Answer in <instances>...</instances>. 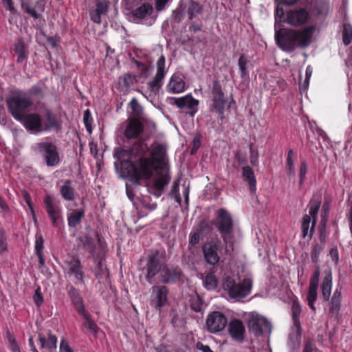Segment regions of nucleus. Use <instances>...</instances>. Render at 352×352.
I'll return each mask as SVG.
<instances>
[{
  "label": "nucleus",
  "mask_w": 352,
  "mask_h": 352,
  "mask_svg": "<svg viewBox=\"0 0 352 352\" xmlns=\"http://www.w3.org/2000/svg\"><path fill=\"white\" fill-rule=\"evenodd\" d=\"M173 103L192 117L198 111L199 100L194 98L191 95L175 98Z\"/></svg>",
  "instance_id": "nucleus-14"
},
{
  "label": "nucleus",
  "mask_w": 352,
  "mask_h": 352,
  "mask_svg": "<svg viewBox=\"0 0 352 352\" xmlns=\"http://www.w3.org/2000/svg\"><path fill=\"white\" fill-rule=\"evenodd\" d=\"M312 223V220L309 215H304L302 221V237L305 238L308 235L310 223Z\"/></svg>",
  "instance_id": "nucleus-46"
},
{
  "label": "nucleus",
  "mask_w": 352,
  "mask_h": 352,
  "mask_svg": "<svg viewBox=\"0 0 352 352\" xmlns=\"http://www.w3.org/2000/svg\"><path fill=\"white\" fill-rule=\"evenodd\" d=\"M36 146L48 166H55L58 164L59 155L55 145L50 142H41L37 144Z\"/></svg>",
  "instance_id": "nucleus-10"
},
{
  "label": "nucleus",
  "mask_w": 352,
  "mask_h": 352,
  "mask_svg": "<svg viewBox=\"0 0 352 352\" xmlns=\"http://www.w3.org/2000/svg\"><path fill=\"white\" fill-rule=\"evenodd\" d=\"M196 348L202 352H213L208 345H205L201 342L196 344Z\"/></svg>",
  "instance_id": "nucleus-63"
},
{
  "label": "nucleus",
  "mask_w": 352,
  "mask_h": 352,
  "mask_svg": "<svg viewBox=\"0 0 352 352\" xmlns=\"http://www.w3.org/2000/svg\"><path fill=\"white\" fill-rule=\"evenodd\" d=\"M113 155L119 161L123 175L134 183L149 179L157 173L148 190L157 198L161 196L170 180L164 144L155 142L149 146L145 139H141L130 148H117Z\"/></svg>",
  "instance_id": "nucleus-1"
},
{
  "label": "nucleus",
  "mask_w": 352,
  "mask_h": 352,
  "mask_svg": "<svg viewBox=\"0 0 352 352\" xmlns=\"http://www.w3.org/2000/svg\"><path fill=\"white\" fill-rule=\"evenodd\" d=\"M153 6L148 3H145L134 9L131 12V16L133 17L134 20L139 22L142 20L147 19L153 13Z\"/></svg>",
  "instance_id": "nucleus-21"
},
{
  "label": "nucleus",
  "mask_w": 352,
  "mask_h": 352,
  "mask_svg": "<svg viewBox=\"0 0 352 352\" xmlns=\"http://www.w3.org/2000/svg\"><path fill=\"white\" fill-rule=\"evenodd\" d=\"M248 328L250 332L258 337L265 333H271L272 325L267 319L257 314L252 313L248 318Z\"/></svg>",
  "instance_id": "nucleus-7"
},
{
  "label": "nucleus",
  "mask_w": 352,
  "mask_h": 352,
  "mask_svg": "<svg viewBox=\"0 0 352 352\" xmlns=\"http://www.w3.org/2000/svg\"><path fill=\"white\" fill-rule=\"evenodd\" d=\"M68 295L78 314L85 311L82 298L78 289L74 286H70L68 290Z\"/></svg>",
  "instance_id": "nucleus-24"
},
{
  "label": "nucleus",
  "mask_w": 352,
  "mask_h": 352,
  "mask_svg": "<svg viewBox=\"0 0 352 352\" xmlns=\"http://www.w3.org/2000/svg\"><path fill=\"white\" fill-rule=\"evenodd\" d=\"M212 95L213 107L215 111L219 114L223 115L224 112L226 100L221 86L217 80L213 82Z\"/></svg>",
  "instance_id": "nucleus-16"
},
{
  "label": "nucleus",
  "mask_w": 352,
  "mask_h": 352,
  "mask_svg": "<svg viewBox=\"0 0 352 352\" xmlns=\"http://www.w3.org/2000/svg\"><path fill=\"white\" fill-rule=\"evenodd\" d=\"M202 10V7L197 2L191 1L188 6L187 14L189 19H192Z\"/></svg>",
  "instance_id": "nucleus-37"
},
{
  "label": "nucleus",
  "mask_w": 352,
  "mask_h": 352,
  "mask_svg": "<svg viewBox=\"0 0 352 352\" xmlns=\"http://www.w3.org/2000/svg\"><path fill=\"white\" fill-rule=\"evenodd\" d=\"M67 274L74 278L75 284L80 283L82 281L84 272L80 261L76 258H72L66 263Z\"/></svg>",
  "instance_id": "nucleus-18"
},
{
  "label": "nucleus",
  "mask_w": 352,
  "mask_h": 352,
  "mask_svg": "<svg viewBox=\"0 0 352 352\" xmlns=\"http://www.w3.org/2000/svg\"><path fill=\"white\" fill-rule=\"evenodd\" d=\"M252 284V280L249 278H245L241 283H236L234 279L230 276L225 278L222 283L223 289L227 292L229 297L236 300H241L250 294Z\"/></svg>",
  "instance_id": "nucleus-5"
},
{
  "label": "nucleus",
  "mask_w": 352,
  "mask_h": 352,
  "mask_svg": "<svg viewBox=\"0 0 352 352\" xmlns=\"http://www.w3.org/2000/svg\"><path fill=\"white\" fill-rule=\"evenodd\" d=\"M25 128L30 131L39 133L58 126L56 116L48 109H45L43 118L38 113H27L22 120Z\"/></svg>",
  "instance_id": "nucleus-3"
},
{
  "label": "nucleus",
  "mask_w": 352,
  "mask_h": 352,
  "mask_svg": "<svg viewBox=\"0 0 352 352\" xmlns=\"http://www.w3.org/2000/svg\"><path fill=\"white\" fill-rule=\"evenodd\" d=\"M185 82L183 79L177 74H173L167 85V90L173 94H179L184 91Z\"/></svg>",
  "instance_id": "nucleus-25"
},
{
  "label": "nucleus",
  "mask_w": 352,
  "mask_h": 352,
  "mask_svg": "<svg viewBox=\"0 0 352 352\" xmlns=\"http://www.w3.org/2000/svg\"><path fill=\"white\" fill-rule=\"evenodd\" d=\"M343 42L345 45H349L352 41V28L349 25H346L343 30Z\"/></svg>",
  "instance_id": "nucleus-44"
},
{
  "label": "nucleus",
  "mask_w": 352,
  "mask_h": 352,
  "mask_svg": "<svg viewBox=\"0 0 352 352\" xmlns=\"http://www.w3.org/2000/svg\"><path fill=\"white\" fill-rule=\"evenodd\" d=\"M314 31L313 27H306L300 30L282 29L276 32L275 39L282 50L292 52L298 47H307L311 43Z\"/></svg>",
  "instance_id": "nucleus-2"
},
{
  "label": "nucleus",
  "mask_w": 352,
  "mask_h": 352,
  "mask_svg": "<svg viewBox=\"0 0 352 352\" xmlns=\"http://www.w3.org/2000/svg\"><path fill=\"white\" fill-rule=\"evenodd\" d=\"M43 203L53 226L58 228L60 223H63L61 207L54 203L52 197L49 195L45 197Z\"/></svg>",
  "instance_id": "nucleus-8"
},
{
  "label": "nucleus",
  "mask_w": 352,
  "mask_h": 352,
  "mask_svg": "<svg viewBox=\"0 0 352 352\" xmlns=\"http://www.w3.org/2000/svg\"><path fill=\"white\" fill-rule=\"evenodd\" d=\"M103 14H100L97 9H93L90 10V16L93 22L100 24L101 23V16Z\"/></svg>",
  "instance_id": "nucleus-54"
},
{
  "label": "nucleus",
  "mask_w": 352,
  "mask_h": 352,
  "mask_svg": "<svg viewBox=\"0 0 352 352\" xmlns=\"http://www.w3.org/2000/svg\"><path fill=\"white\" fill-rule=\"evenodd\" d=\"M324 249V245L316 243L313 246L311 253V258L313 263H317L319 259V256L320 253Z\"/></svg>",
  "instance_id": "nucleus-42"
},
{
  "label": "nucleus",
  "mask_w": 352,
  "mask_h": 352,
  "mask_svg": "<svg viewBox=\"0 0 352 352\" xmlns=\"http://www.w3.org/2000/svg\"><path fill=\"white\" fill-rule=\"evenodd\" d=\"M308 15L307 11L304 8L291 10L286 12V16L283 21L290 25L298 26L306 21Z\"/></svg>",
  "instance_id": "nucleus-17"
},
{
  "label": "nucleus",
  "mask_w": 352,
  "mask_h": 352,
  "mask_svg": "<svg viewBox=\"0 0 352 352\" xmlns=\"http://www.w3.org/2000/svg\"><path fill=\"white\" fill-rule=\"evenodd\" d=\"M292 320H293V327L292 331L296 333V336H300V315L301 314V307L300 304L294 301L292 305Z\"/></svg>",
  "instance_id": "nucleus-23"
},
{
  "label": "nucleus",
  "mask_w": 352,
  "mask_h": 352,
  "mask_svg": "<svg viewBox=\"0 0 352 352\" xmlns=\"http://www.w3.org/2000/svg\"><path fill=\"white\" fill-rule=\"evenodd\" d=\"M95 274L96 276L99 280H106L107 278L109 273L107 272L106 266L104 265V264H103L102 260H100L98 262L97 267L95 269Z\"/></svg>",
  "instance_id": "nucleus-38"
},
{
  "label": "nucleus",
  "mask_w": 352,
  "mask_h": 352,
  "mask_svg": "<svg viewBox=\"0 0 352 352\" xmlns=\"http://www.w3.org/2000/svg\"><path fill=\"white\" fill-rule=\"evenodd\" d=\"M41 289L40 287H38L35 291H34V294L33 296V300H34V302H35V304L38 306V307H40L41 305L43 303V296L41 294Z\"/></svg>",
  "instance_id": "nucleus-56"
},
{
  "label": "nucleus",
  "mask_w": 352,
  "mask_h": 352,
  "mask_svg": "<svg viewBox=\"0 0 352 352\" xmlns=\"http://www.w3.org/2000/svg\"><path fill=\"white\" fill-rule=\"evenodd\" d=\"M109 7V2L107 0H97L96 8L100 14H106Z\"/></svg>",
  "instance_id": "nucleus-48"
},
{
  "label": "nucleus",
  "mask_w": 352,
  "mask_h": 352,
  "mask_svg": "<svg viewBox=\"0 0 352 352\" xmlns=\"http://www.w3.org/2000/svg\"><path fill=\"white\" fill-rule=\"evenodd\" d=\"M85 211L84 208L72 209L67 214L68 226L76 228L80 223L82 218L85 217Z\"/></svg>",
  "instance_id": "nucleus-26"
},
{
  "label": "nucleus",
  "mask_w": 352,
  "mask_h": 352,
  "mask_svg": "<svg viewBox=\"0 0 352 352\" xmlns=\"http://www.w3.org/2000/svg\"><path fill=\"white\" fill-rule=\"evenodd\" d=\"M38 340L41 343V349H47L52 351L57 347V338L56 336L52 334L50 331L48 332L47 340L41 334H38Z\"/></svg>",
  "instance_id": "nucleus-27"
},
{
  "label": "nucleus",
  "mask_w": 352,
  "mask_h": 352,
  "mask_svg": "<svg viewBox=\"0 0 352 352\" xmlns=\"http://www.w3.org/2000/svg\"><path fill=\"white\" fill-rule=\"evenodd\" d=\"M190 307L196 312H200L202 310L203 300L199 296L196 295L191 297Z\"/></svg>",
  "instance_id": "nucleus-43"
},
{
  "label": "nucleus",
  "mask_w": 352,
  "mask_h": 352,
  "mask_svg": "<svg viewBox=\"0 0 352 352\" xmlns=\"http://www.w3.org/2000/svg\"><path fill=\"white\" fill-rule=\"evenodd\" d=\"M171 195H175V198H176V201L178 202V203H180L181 202V197L179 195V185L177 182H175L173 186V188H172V190H171Z\"/></svg>",
  "instance_id": "nucleus-61"
},
{
  "label": "nucleus",
  "mask_w": 352,
  "mask_h": 352,
  "mask_svg": "<svg viewBox=\"0 0 352 352\" xmlns=\"http://www.w3.org/2000/svg\"><path fill=\"white\" fill-rule=\"evenodd\" d=\"M7 238L3 230L0 229V253L7 250Z\"/></svg>",
  "instance_id": "nucleus-53"
},
{
  "label": "nucleus",
  "mask_w": 352,
  "mask_h": 352,
  "mask_svg": "<svg viewBox=\"0 0 352 352\" xmlns=\"http://www.w3.org/2000/svg\"><path fill=\"white\" fill-rule=\"evenodd\" d=\"M60 194L63 198L67 201H72L75 198V191L72 186V181L66 180L64 184L60 187Z\"/></svg>",
  "instance_id": "nucleus-33"
},
{
  "label": "nucleus",
  "mask_w": 352,
  "mask_h": 352,
  "mask_svg": "<svg viewBox=\"0 0 352 352\" xmlns=\"http://www.w3.org/2000/svg\"><path fill=\"white\" fill-rule=\"evenodd\" d=\"M15 52L18 54L17 62L22 63L26 58L25 45L21 40H19L15 44Z\"/></svg>",
  "instance_id": "nucleus-39"
},
{
  "label": "nucleus",
  "mask_w": 352,
  "mask_h": 352,
  "mask_svg": "<svg viewBox=\"0 0 352 352\" xmlns=\"http://www.w3.org/2000/svg\"><path fill=\"white\" fill-rule=\"evenodd\" d=\"M294 155V151L292 149H289L286 159L287 174L289 177H294L296 174Z\"/></svg>",
  "instance_id": "nucleus-34"
},
{
  "label": "nucleus",
  "mask_w": 352,
  "mask_h": 352,
  "mask_svg": "<svg viewBox=\"0 0 352 352\" xmlns=\"http://www.w3.org/2000/svg\"><path fill=\"white\" fill-rule=\"evenodd\" d=\"M165 74V57L162 55L157 61V72L154 78L147 83L151 92L155 94L159 92L163 85Z\"/></svg>",
  "instance_id": "nucleus-11"
},
{
  "label": "nucleus",
  "mask_w": 352,
  "mask_h": 352,
  "mask_svg": "<svg viewBox=\"0 0 352 352\" xmlns=\"http://www.w3.org/2000/svg\"><path fill=\"white\" fill-rule=\"evenodd\" d=\"M321 205V201L319 199L312 200L311 206L309 210V214L311 217V219L312 220V226L310 228L309 230V236L311 237L314 231V228L317 221V215L318 210L320 209Z\"/></svg>",
  "instance_id": "nucleus-29"
},
{
  "label": "nucleus",
  "mask_w": 352,
  "mask_h": 352,
  "mask_svg": "<svg viewBox=\"0 0 352 352\" xmlns=\"http://www.w3.org/2000/svg\"><path fill=\"white\" fill-rule=\"evenodd\" d=\"M129 106L131 109V113L135 116H141L143 112L142 106L139 104L135 98H133L129 102Z\"/></svg>",
  "instance_id": "nucleus-41"
},
{
  "label": "nucleus",
  "mask_w": 352,
  "mask_h": 352,
  "mask_svg": "<svg viewBox=\"0 0 352 352\" xmlns=\"http://www.w3.org/2000/svg\"><path fill=\"white\" fill-rule=\"evenodd\" d=\"M103 14H100L97 9H93L90 10V16L93 22L100 24L101 23V16Z\"/></svg>",
  "instance_id": "nucleus-55"
},
{
  "label": "nucleus",
  "mask_w": 352,
  "mask_h": 352,
  "mask_svg": "<svg viewBox=\"0 0 352 352\" xmlns=\"http://www.w3.org/2000/svg\"><path fill=\"white\" fill-rule=\"evenodd\" d=\"M250 162L253 166H257L258 164V153L254 149L253 144H250Z\"/></svg>",
  "instance_id": "nucleus-51"
},
{
  "label": "nucleus",
  "mask_w": 352,
  "mask_h": 352,
  "mask_svg": "<svg viewBox=\"0 0 352 352\" xmlns=\"http://www.w3.org/2000/svg\"><path fill=\"white\" fill-rule=\"evenodd\" d=\"M332 287V276L331 273L329 272L323 278L322 284V294L324 300H329Z\"/></svg>",
  "instance_id": "nucleus-31"
},
{
  "label": "nucleus",
  "mask_w": 352,
  "mask_h": 352,
  "mask_svg": "<svg viewBox=\"0 0 352 352\" xmlns=\"http://www.w3.org/2000/svg\"><path fill=\"white\" fill-rule=\"evenodd\" d=\"M21 6L23 9L33 18L38 19L40 17V14L37 13L34 8H32L28 3L23 2Z\"/></svg>",
  "instance_id": "nucleus-50"
},
{
  "label": "nucleus",
  "mask_w": 352,
  "mask_h": 352,
  "mask_svg": "<svg viewBox=\"0 0 352 352\" xmlns=\"http://www.w3.org/2000/svg\"><path fill=\"white\" fill-rule=\"evenodd\" d=\"M7 338L9 343V348L12 352H21L20 348L14 336L9 331L7 332Z\"/></svg>",
  "instance_id": "nucleus-47"
},
{
  "label": "nucleus",
  "mask_w": 352,
  "mask_h": 352,
  "mask_svg": "<svg viewBox=\"0 0 352 352\" xmlns=\"http://www.w3.org/2000/svg\"><path fill=\"white\" fill-rule=\"evenodd\" d=\"M216 226L224 243L230 247L234 243L233 221L230 213L225 209L218 210Z\"/></svg>",
  "instance_id": "nucleus-6"
},
{
  "label": "nucleus",
  "mask_w": 352,
  "mask_h": 352,
  "mask_svg": "<svg viewBox=\"0 0 352 352\" xmlns=\"http://www.w3.org/2000/svg\"><path fill=\"white\" fill-rule=\"evenodd\" d=\"M80 314L85 320V322L82 324V327L88 329L91 333L96 335L100 329L97 324L86 312V311L80 313Z\"/></svg>",
  "instance_id": "nucleus-32"
},
{
  "label": "nucleus",
  "mask_w": 352,
  "mask_h": 352,
  "mask_svg": "<svg viewBox=\"0 0 352 352\" xmlns=\"http://www.w3.org/2000/svg\"><path fill=\"white\" fill-rule=\"evenodd\" d=\"M229 332L236 340L241 342L244 339L245 327L239 320H234L229 324Z\"/></svg>",
  "instance_id": "nucleus-22"
},
{
  "label": "nucleus",
  "mask_w": 352,
  "mask_h": 352,
  "mask_svg": "<svg viewBox=\"0 0 352 352\" xmlns=\"http://www.w3.org/2000/svg\"><path fill=\"white\" fill-rule=\"evenodd\" d=\"M221 242L218 240L210 241L202 245V252L206 263L210 265H215L220 260Z\"/></svg>",
  "instance_id": "nucleus-9"
},
{
  "label": "nucleus",
  "mask_w": 352,
  "mask_h": 352,
  "mask_svg": "<svg viewBox=\"0 0 352 352\" xmlns=\"http://www.w3.org/2000/svg\"><path fill=\"white\" fill-rule=\"evenodd\" d=\"M329 255L331 257L332 260L337 263L339 261V256H338V251L336 248L331 249L329 252Z\"/></svg>",
  "instance_id": "nucleus-64"
},
{
  "label": "nucleus",
  "mask_w": 352,
  "mask_h": 352,
  "mask_svg": "<svg viewBox=\"0 0 352 352\" xmlns=\"http://www.w3.org/2000/svg\"><path fill=\"white\" fill-rule=\"evenodd\" d=\"M227 324V318L220 311H213L209 314L206 319L207 329L213 333L224 329Z\"/></svg>",
  "instance_id": "nucleus-12"
},
{
  "label": "nucleus",
  "mask_w": 352,
  "mask_h": 352,
  "mask_svg": "<svg viewBox=\"0 0 352 352\" xmlns=\"http://www.w3.org/2000/svg\"><path fill=\"white\" fill-rule=\"evenodd\" d=\"M201 146V140L199 135H196L193 138L192 148L191 153H194Z\"/></svg>",
  "instance_id": "nucleus-60"
},
{
  "label": "nucleus",
  "mask_w": 352,
  "mask_h": 352,
  "mask_svg": "<svg viewBox=\"0 0 352 352\" xmlns=\"http://www.w3.org/2000/svg\"><path fill=\"white\" fill-rule=\"evenodd\" d=\"M342 294L340 291L336 289L332 296L329 307V314L332 316H338L340 309Z\"/></svg>",
  "instance_id": "nucleus-30"
},
{
  "label": "nucleus",
  "mask_w": 352,
  "mask_h": 352,
  "mask_svg": "<svg viewBox=\"0 0 352 352\" xmlns=\"http://www.w3.org/2000/svg\"><path fill=\"white\" fill-rule=\"evenodd\" d=\"M83 121L86 126L87 130L89 132L91 131V122L92 118L91 117L90 111L87 109L84 112Z\"/></svg>",
  "instance_id": "nucleus-52"
},
{
  "label": "nucleus",
  "mask_w": 352,
  "mask_h": 352,
  "mask_svg": "<svg viewBox=\"0 0 352 352\" xmlns=\"http://www.w3.org/2000/svg\"><path fill=\"white\" fill-rule=\"evenodd\" d=\"M200 239L199 231L195 232L190 234L189 244L190 245H196L199 243Z\"/></svg>",
  "instance_id": "nucleus-57"
},
{
  "label": "nucleus",
  "mask_w": 352,
  "mask_h": 352,
  "mask_svg": "<svg viewBox=\"0 0 352 352\" xmlns=\"http://www.w3.org/2000/svg\"><path fill=\"white\" fill-rule=\"evenodd\" d=\"M242 176L244 181L248 182L251 192H254L256 188V180L252 169L248 166L243 167Z\"/></svg>",
  "instance_id": "nucleus-28"
},
{
  "label": "nucleus",
  "mask_w": 352,
  "mask_h": 352,
  "mask_svg": "<svg viewBox=\"0 0 352 352\" xmlns=\"http://www.w3.org/2000/svg\"><path fill=\"white\" fill-rule=\"evenodd\" d=\"M318 288H314V287H309V292L307 296V300L308 302V305L309 307L313 310H316V307L314 306V302L317 300L318 297V293H317Z\"/></svg>",
  "instance_id": "nucleus-40"
},
{
  "label": "nucleus",
  "mask_w": 352,
  "mask_h": 352,
  "mask_svg": "<svg viewBox=\"0 0 352 352\" xmlns=\"http://www.w3.org/2000/svg\"><path fill=\"white\" fill-rule=\"evenodd\" d=\"M43 239L41 234H36L35 241L36 252H41L43 248Z\"/></svg>",
  "instance_id": "nucleus-58"
},
{
  "label": "nucleus",
  "mask_w": 352,
  "mask_h": 352,
  "mask_svg": "<svg viewBox=\"0 0 352 352\" xmlns=\"http://www.w3.org/2000/svg\"><path fill=\"white\" fill-rule=\"evenodd\" d=\"M302 352H320L311 341H307Z\"/></svg>",
  "instance_id": "nucleus-59"
},
{
  "label": "nucleus",
  "mask_w": 352,
  "mask_h": 352,
  "mask_svg": "<svg viewBox=\"0 0 352 352\" xmlns=\"http://www.w3.org/2000/svg\"><path fill=\"white\" fill-rule=\"evenodd\" d=\"M28 93L30 96L37 98H41L43 97V92L42 89L37 85L32 86L29 89Z\"/></svg>",
  "instance_id": "nucleus-49"
},
{
  "label": "nucleus",
  "mask_w": 352,
  "mask_h": 352,
  "mask_svg": "<svg viewBox=\"0 0 352 352\" xmlns=\"http://www.w3.org/2000/svg\"><path fill=\"white\" fill-rule=\"evenodd\" d=\"M163 265L164 264L155 256L149 257L144 270L146 271L145 278L150 285L153 283V280L157 274H159V278L160 277Z\"/></svg>",
  "instance_id": "nucleus-15"
},
{
  "label": "nucleus",
  "mask_w": 352,
  "mask_h": 352,
  "mask_svg": "<svg viewBox=\"0 0 352 352\" xmlns=\"http://www.w3.org/2000/svg\"><path fill=\"white\" fill-rule=\"evenodd\" d=\"M181 278V271L176 267H168L163 265L160 282L162 283H173L179 280Z\"/></svg>",
  "instance_id": "nucleus-19"
},
{
  "label": "nucleus",
  "mask_w": 352,
  "mask_h": 352,
  "mask_svg": "<svg viewBox=\"0 0 352 352\" xmlns=\"http://www.w3.org/2000/svg\"><path fill=\"white\" fill-rule=\"evenodd\" d=\"M60 352H72L67 341L62 340L60 343Z\"/></svg>",
  "instance_id": "nucleus-62"
},
{
  "label": "nucleus",
  "mask_w": 352,
  "mask_h": 352,
  "mask_svg": "<svg viewBox=\"0 0 352 352\" xmlns=\"http://www.w3.org/2000/svg\"><path fill=\"white\" fill-rule=\"evenodd\" d=\"M168 289L164 285H154L151 288V304L157 310L160 311L162 307L167 303Z\"/></svg>",
  "instance_id": "nucleus-13"
},
{
  "label": "nucleus",
  "mask_w": 352,
  "mask_h": 352,
  "mask_svg": "<svg viewBox=\"0 0 352 352\" xmlns=\"http://www.w3.org/2000/svg\"><path fill=\"white\" fill-rule=\"evenodd\" d=\"M217 279L213 273H208L204 280V286L208 290L215 289L217 287Z\"/></svg>",
  "instance_id": "nucleus-36"
},
{
  "label": "nucleus",
  "mask_w": 352,
  "mask_h": 352,
  "mask_svg": "<svg viewBox=\"0 0 352 352\" xmlns=\"http://www.w3.org/2000/svg\"><path fill=\"white\" fill-rule=\"evenodd\" d=\"M248 63V58L242 54L238 60V65L241 72V77L243 79H247L249 78V72L247 69Z\"/></svg>",
  "instance_id": "nucleus-35"
},
{
  "label": "nucleus",
  "mask_w": 352,
  "mask_h": 352,
  "mask_svg": "<svg viewBox=\"0 0 352 352\" xmlns=\"http://www.w3.org/2000/svg\"><path fill=\"white\" fill-rule=\"evenodd\" d=\"M33 104V102L30 96L25 92H19L15 94L12 98L8 100V106L9 111L14 118L16 120L21 121L26 111Z\"/></svg>",
  "instance_id": "nucleus-4"
},
{
  "label": "nucleus",
  "mask_w": 352,
  "mask_h": 352,
  "mask_svg": "<svg viewBox=\"0 0 352 352\" xmlns=\"http://www.w3.org/2000/svg\"><path fill=\"white\" fill-rule=\"evenodd\" d=\"M143 131L142 122L137 118H131L126 125L124 136L130 140L137 138Z\"/></svg>",
  "instance_id": "nucleus-20"
},
{
  "label": "nucleus",
  "mask_w": 352,
  "mask_h": 352,
  "mask_svg": "<svg viewBox=\"0 0 352 352\" xmlns=\"http://www.w3.org/2000/svg\"><path fill=\"white\" fill-rule=\"evenodd\" d=\"M307 170H308V166H307L306 161L305 160L302 161L300 162V166H299V184H300V186H302L305 180Z\"/></svg>",
  "instance_id": "nucleus-45"
}]
</instances>
